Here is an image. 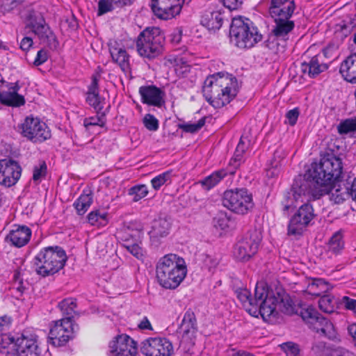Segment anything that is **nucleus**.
<instances>
[{"mask_svg":"<svg viewBox=\"0 0 356 356\" xmlns=\"http://www.w3.org/2000/svg\"><path fill=\"white\" fill-rule=\"evenodd\" d=\"M181 343L188 349L195 344L198 327L180 325Z\"/></svg>","mask_w":356,"mask_h":356,"instance_id":"obj_30","label":"nucleus"},{"mask_svg":"<svg viewBox=\"0 0 356 356\" xmlns=\"http://www.w3.org/2000/svg\"><path fill=\"white\" fill-rule=\"evenodd\" d=\"M20 5L18 0H2L0 5V12L3 15H6L13 12Z\"/></svg>","mask_w":356,"mask_h":356,"instance_id":"obj_52","label":"nucleus"},{"mask_svg":"<svg viewBox=\"0 0 356 356\" xmlns=\"http://www.w3.org/2000/svg\"><path fill=\"white\" fill-rule=\"evenodd\" d=\"M15 339L14 337L0 334V352L8 348L12 343L15 345Z\"/></svg>","mask_w":356,"mask_h":356,"instance_id":"obj_59","label":"nucleus"},{"mask_svg":"<svg viewBox=\"0 0 356 356\" xmlns=\"http://www.w3.org/2000/svg\"><path fill=\"white\" fill-rule=\"evenodd\" d=\"M207 117L201 118L195 123H183L179 124V128L186 133H195L200 130L206 123Z\"/></svg>","mask_w":356,"mask_h":356,"instance_id":"obj_45","label":"nucleus"},{"mask_svg":"<svg viewBox=\"0 0 356 356\" xmlns=\"http://www.w3.org/2000/svg\"><path fill=\"white\" fill-rule=\"evenodd\" d=\"M299 115L300 111L298 107L289 110L286 113V118L288 120L289 124H290L291 126H294L297 122Z\"/></svg>","mask_w":356,"mask_h":356,"instance_id":"obj_60","label":"nucleus"},{"mask_svg":"<svg viewBox=\"0 0 356 356\" xmlns=\"http://www.w3.org/2000/svg\"><path fill=\"white\" fill-rule=\"evenodd\" d=\"M14 351L17 356H41L38 337L32 333L24 332L15 341Z\"/></svg>","mask_w":356,"mask_h":356,"instance_id":"obj_16","label":"nucleus"},{"mask_svg":"<svg viewBox=\"0 0 356 356\" xmlns=\"http://www.w3.org/2000/svg\"><path fill=\"white\" fill-rule=\"evenodd\" d=\"M247 146L241 138L233 156L229 159L227 165L235 174L241 165L244 162V154L246 152Z\"/></svg>","mask_w":356,"mask_h":356,"instance_id":"obj_29","label":"nucleus"},{"mask_svg":"<svg viewBox=\"0 0 356 356\" xmlns=\"http://www.w3.org/2000/svg\"><path fill=\"white\" fill-rule=\"evenodd\" d=\"M93 202V197L91 193H86L83 191L79 197L74 202L73 207L76 209V213L79 216L84 215L90 207Z\"/></svg>","mask_w":356,"mask_h":356,"instance_id":"obj_32","label":"nucleus"},{"mask_svg":"<svg viewBox=\"0 0 356 356\" xmlns=\"http://www.w3.org/2000/svg\"><path fill=\"white\" fill-rule=\"evenodd\" d=\"M109 356H136L137 343L126 334H118L108 343Z\"/></svg>","mask_w":356,"mask_h":356,"instance_id":"obj_14","label":"nucleus"},{"mask_svg":"<svg viewBox=\"0 0 356 356\" xmlns=\"http://www.w3.org/2000/svg\"><path fill=\"white\" fill-rule=\"evenodd\" d=\"M239 85L235 76L219 72L207 76L202 86V95L207 102L215 108L229 104L237 96Z\"/></svg>","mask_w":356,"mask_h":356,"instance_id":"obj_3","label":"nucleus"},{"mask_svg":"<svg viewBox=\"0 0 356 356\" xmlns=\"http://www.w3.org/2000/svg\"><path fill=\"white\" fill-rule=\"evenodd\" d=\"M148 194L147 187L145 184L136 185L130 188L128 195L132 196L134 202H138Z\"/></svg>","mask_w":356,"mask_h":356,"instance_id":"obj_43","label":"nucleus"},{"mask_svg":"<svg viewBox=\"0 0 356 356\" xmlns=\"http://www.w3.org/2000/svg\"><path fill=\"white\" fill-rule=\"evenodd\" d=\"M278 298L267 286L257 284L254 289V306L249 309V314L257 317L261 315L264 319L269 318L276 311Z\"/></svg>","mask_w":356,"mask_h":356,"instance_id":"obj_7","label":"nucleus"},{"mask_svg":"<svg viewBox=\"0 0 356 356\" xmlns=\"http://www.w3.org/2000/svg\"><path fill=\"white\" fill-rule=\"evenodd\" d=\"M237 298L245 308V310L249 313V309L254 306V297L252 298L250 292L247 289H241L237 292Z\"/></svg>","mask_w":356,"mask_h":356,"instance_id":"obj_44","label":"nucleus"},{"mask_svg":"<svg viewBox=\"0 0 356 356\" xmlns=\"http://www.w3.org/2000/svg\"><path fill=\"white\" fill-rule=\"evenodd\" d=\"M187 274L186 263L180 266H176L173 270L159 275L157 272V281L159 284L166 289H175L184 281Z\"/></svg>","mask_w":356,"mask_h":356,"instance_id":"obj_18","label":"nucleus"},{"mask_svg":"<svg viewBox=\"0 0 356 356\" xmlns=\"http://www.w3.org/2000/svg\"><path fill=\"white\" fill-rule=\"evenodd\" d=\"M65 250L58 245L42 248L33 259L36 273L43 277L54 275L62 270L67 262Z\"/></svg>","mask_w":356,"mask_h":356,"instance_id":"obj_4","label":"nucleus"},{"mask_svg":"<svg viewBox=\"0 0 356 356\" xmlns=\"http://www.w3.org/2000/svg\"><path fill=\"white\" fill-rule=\"evenodd\" d=\"M339 49L338 44L334 42H330L323 49V57L327 58H332L333 57L337 56V52Z\"/></svg>","mask_w":356,"mask_h":356,"instance_id":"obj_56","label":"nucleus"},{"mask_svg":"<svg viewBox=\"0 0 356 356\" xmlns=\"http://www.w3.org/2000/svg\"><path fill=\"white\" fill-rule=\"evenodd\" d=\"M337 130L339 134H347L356 131V118L341 121L337 126Z\"/></svg>","mask_w":356,"mask_h":356,"instance_id":"obj_46","label":"nucleus"},{"mask_svg":"<svg viewBox=\"0 0 356 356\" xmlns=\"http://www.w3.org/2000/svg\"><path fill=\"white\" fill-rule=\"evenodd\" d=\"M181 324L188 326L197 327V318L195 312L192 309L189 308L186 311Z\"/></svg>","mask_w":356,"mask_h":356,"instance_id":"obj_54","label":"nucleus"},{"mask_svg":"<svg viewBox=\"0 0 356 356\" xmlns=\"http://www.w3.org/2000/svg\"><path fill=\"white\" fill-rule=\"evenodd\" d=\"M184 0H157V18L168 20L178 15Z\"/></svg>","mask_w":356,"mask_h":356,"instance_id":"obj_22","label":"nucleus"},{"mask_svg":"<svg viewBox=\"0 0 356 356\" xmlns=\"http://www.w3.org/2000/svg\"><path fill=\"white\" fill-rule=\"evenodd\" d=\"M47 173V165L45 161H42L38 165H35L33 170V180L34 182L40 183Z\"/></svg>","mask_w":356,"mask_h":356,"instance_id":"obj_49","label":"nucleus"},{"mask_svg":"<svg viewBox=\"0 0 356 356\" xmlns=\"http://www.w3.org/2000/svg\"><path fill=\"white\" fill-rule=\"evenodd\" d=\"M7 90L0 91V102L1 104L13 108L20 107L26 103L23 95L18 93L21 87L18 81L9 83Z\"/></svg>","mask_w":356,"mask_h":356,"instance_id":"obj_20","label":"nucleus"},{"mask_svg":"<svg viewBox=\"0 0 356 356\" xmlns=\"http://www.w3.org/2000/svg\"><path fill=\"white\" fill-rule=\"evenodd\" d=\"M309 179H299L295 180L292 185L291 191L296 202H304V200H318L325 195V188H321L314 179L309 176Z\"/></svg>","mask_w":356,"mask_h":356,"instance_id":"obj_11","label":"nucleus"},{"mask_svg":"<svg viewBox=\"0 0 356 356\" xmlns=\"http://www.w3.org/2000/svg\"><path fill=\"white\" fill-rule=\"evenodd\" d=\"M296 8L295 0H268V13L274 25L265 44L272 54L280 56L285 52L295 29L291 19Z\"/></svg>","mask_w":356,"mask_h":356,"instance_id":"obj_2","label":"nucleus"},{"mask_svg":"<svg viewBox=\"0 0 356 356\" xmlns=\"http://www.w3.org/2000/svg\"><path fill=\"white\" fill-rule=\"evenodd\" d=\"M329 65L324 63L323 56L318 54L301 64V71L303 74H307L310 78H315L321 73L327 70Z\"/></svg>","mask_w":356,"mask_h":356,"instance_id":"obj_24","label":"nucleus"},{"mask_svg":"<svg viewBox=\"0 0 356 356\" xmlns=\"http://www.w3.org/2000/svg\"><path fill=\"white\" fill-rule=\"evenodd\" d=\"M222 204L231 212L245 216L254 207L252 194L245 188H235L224 191Z\"/></svg>","mask_w":356,"mask_h":356,"instance_id":"obj_6","label":"nucleus"},{"mask_svg":"<svg viewBox=\"0 0 356 356\" xmlns=\"http://www.w3.org/2000/svg\"><path fill=\"white\" fill-rule=\"evenodd\" d=\"M309 327L316 333H319L329 339L334 338L336 335V331L332 323L320 314L309 325Z\"/></svg>","mask_w":356,"mask_h":356,"instance_id":"obj_26","label":"nucleus"},{"mask_svg":"<svg viewBox=\"0 0 356 356\" xmlns=\"http://www.w3.org/2000/svg\"><path fill=\"white\" fill-rule=\"evenodd\" d=\"M229 35L231 41L241 49L252 48L262 39V35L254 23L241 16L232 19Z\"/></svg>","mask_w":356,"mask_h":356,"instance_id":"obj_5","label":"nucleus"},{"mask_svg":"<svg viewBox=\"0 0 356 356\" xmlns=\"http://www.w3.org/2000/svg\"><path fill=\"white\" fill-rule=\"evenodd\" d=\"M343 165L341 159L333 153L323 154L318 163H313L309 176L326 189L325 195L331 193L330 199L335 204L343 203L350 196L353 197L352 181L343 179Z\"/></svg>","mask_w":356,"mask_h":356,"instance_id":"obj_1","label":"nucleus"},{"mask_svg":"<svg viewBox=\"0 0 356 356\" xmlns=\"http://www.w3.org/2000/svg\"><path fill=\"white\" fill-rule=\"evenodd\" d=\"M344 248L343 235L340 232H335L327 243V251L333 254H340Z\"/></svg>","mask_w":356,"mask_h":356,"instance_id":"obj_36","label":"nucleus"},{"mask_svg":"<svg viewBox=\"0 0 356 356\" xmlns=\"http://www.w3.org/2000/svg\"><path fill=\"white\" fill-rule=\"evenodd\" d=\"M202 23L209 30H218L223 23V15L219 11H213L202 17Z\"/></svg>","mask_w":356,"mask_h":356,"instance_id":"obj_34","label":"nucleus"},{"mask_svg":"<svg viewBox=\"0 0 356 356\" xmlns=\"http://www.w3.org/2000/svg\"><path fill=\"white\" fill-rule=\"evenodd\" d=\"M155 28L147 27L138 36L137 51L140 56L149 60L156 57Z\"/></svg>","mask_w":356,"mask_h":356,"instance_id":"obj_17","label":"nucleus"},{"mask_svg":"<svg viewBox=\"0 0 356 356\" xmlns=\"http://www.w3.org/2000/svg\"><path fill=\"white\" fill-rule=\"evenodd\" d=\"M107 216L108 213L106 212H100L99 210H95L88 214L87 219L88 223L92 226H105L108 223Z\"/></svg>","mask_w":356,"mask_h":356,"instance_id":"obj_38","label":"nucleus"},{"mask_svg":"<svg viewBox=\"0 0 356 356\" xmlns=\"http://www.w3.org/2000/svg\"><path fill=\"white\" fill-rule=\"evenodd\" d=\"M26 28L37 36L41 43L49 47H56L58 43L54 33L40 13L34 10L29 12L26 17Z\"/></svg>","mask_w":356,"mask_h":356,"instance_id":"obj_9","label":"nucleus"},{"mask_svg":"<svg viewBox=\"0 0 356 356\" xmlns=\"http://www.w3.org/2000/svg\"><path fill=\"white\" fill-rule=\"evenodd\" d=\"M318 314H319L316 309L312 305H308L305 307L301 308L300 312V316L308 326L313 322Z\"/></svg>","mask_w":356,"mask_h":356,"instance_id":"obj_48","label":"nucleus"},{"mask_svg":"<svg viewBox=\"0 0 356 356\" xmlns=\"http://www.w3.org/2000/svg\"><path fill=\"white\" fill-rule=\"evenodd\" d=\"M22 168L19 163L10 159H0V185L6 188L15 186L19 180Z\"/></svg>","mask_w":356,"mask_h":356,"instance_id":"obj_15","label":"nucleus"},{"mask_svg":"<svg viewBox=\"0 0 356 356\" xmlns=\"http://www.w3.org/2000/svg\"><path fill=\"white\" fill-rule=\"evenodd\" d=\"M339 73L346 81L356 83V52L341 62Z\"/></svg>","mask_w":356,"mask_h":356,"instance_id":"obj_27","label":"nucleus"},{"mask_svg":"<svg viewBox=\"0 0 356 356\" xmlns=\"http://www.w3.org/2000/svg\"><path fill=\"white\" fill-rule=\"evenodd\" d=\"M327 289V284L324 280L314 279L309 283L305 292L313 296H320Z\"/></svg>","mask_w":356,"mask_h":356,"instance_id":"obj_37","label":"nucleus"},{"mask_svg":"<svg viewBox=\"0 0 356 356\" xmlns=\"http://www.w3.org/2000/svg\"><path fill=\"white\" fill-rule=\"evenodd\" d=\"M225 7L230 10H237L243 4V0H221Z\"/></svg>","mask_w":356,"mask_h":356,"instance_id":"obj_63","label":"nucleus"},{"mask_svg":"<svg viewBox=\"0 0 356 356\" xmlns=\"http://www.w3.org/2000/svg\"><path fill=\"white\" fill-rule=\"evenodd\" d=\"M162 63L167 67H175V71L177 75H182L184 73L189 71V65L183 58L169 56L164 57Z\"/></svg>","mask_w":356,"mask_h":356,"instance_id":"obj_31","label":"nucleus"},{"mask_svg":"<svg viewBox=\"0 0 356 356\" xmlns=\"http://www.w3.org/2000/svg\"><path fill=\"white\" fill-rule=\"evenodd\" d=\"M171 223L166 218H159L157 220V235L165 236L169 233Z\"/></svg>","mask_w":356,"mask_h":356,"instance_id":"obj_53","label":"nucleus"},{"mask_svg":"<svg viewBox=\"0 0 356 356\" xmlns=\"http://www.w3.org/2000/svg\"><path fill=\"white\" fill-rule=\"evenodd\" d=\"M73 321L70 318H63L54 321L49 331V338L52 343L58 346L65 345L74 337Z\"/></svg>","mask_w":356,"mask_h":356,"instance_id":"obj_13","label":"nucleus"},{"mask_svg":"<svg viewBox=\"0 0 356 356\" xmlns=\"http://www.w3.org/2000/svg\"><path fill=\"white\" fill-rule=\"evenodd\" d=\"M13 323V318L10 316L4 314L0 316V330H8Z\"/></svg>","mask_w":356,"mask_h":356,"instance_id":"obj_62","label":"nucleus"},{"mask_svg":"<svg viewBox=\"0 0 356 356\" xmlns=\"http://www.w3.org/2000/svg\"><path fill=\"white\" fill-rule=\"evenodd\" d=\"M141 102L143 104L156 106V86H143L139 88Z\"/></svg>","mask_w":356,"mask_h":356,"instance_id":"obj_35","label":"nucleus"},{"mask_svg":"<svg viewBox=\"0 0 356 356\" xmlns=\"http://www.w3.org/2000/svg\"><path fill=\"white\" fill-rule=\"evenodd\" d=\"M333 344H327L322 341H315L311 348V353L314 356H330Z\"/></svg>","mask_w":356,"mask_h":356,"instance_id":"obj_41","label":"nucleus"},{"mask_svg":"<svg viewBox=\"0 0 356 356\" xmlns=\"http://www.w3.org/2000/svg\"><path fill=\"white\" fill-rule=\"evenodd\" d=\"M108 44L113 61L116 63L124 72H129V56L126 49L116 40H111Z\"/></svg>","mask_w":356,"mask_h":356,"instance_id":"obj_23","label":"nucleus"},{"mask_svg":"<svg viewBox=\"0 0 356 356\" xmlns=\"http://www.w3.org/2000/svg\"><path fill=\"white\" fill-rule=\"evenodd\" d=\"M76 299L72 297L64 298L58 304V308L63 316H65L64 318H70V320H72L76 314Z\"/></svg>","mask_w":356,"mask_h":356,"instance_id":"obj_33","label":"nucleus"},{"mask_svg":"<svg viewBox=\"0 0 356 356\" xmlns=\"http://www.w3.org/2000/svg\"><path fill=\"white\" fill-rule=\"evenodd\" d=\"M48 53L46 50L42 49L39 50L33 61L35 66H40L44 64L48 60Z\"/></svg>","mask_w":356,"mask_h":356,"instance_id":"obj_61","label":"nucleus"},{"mask_svg":"<svg viewBox=\"0 0 356 356\" xmlns=\"http://www.w3.org/2000/svg\"><path fill=\"white\" fill-rule=\"evenodd\" d=\"M106 123V112L103 111H102L99 114L97 113L96 116L86 118L83 120V125L86 128H88L91 126L104 127H105Z\"/></svg>","mask_w":356,"mask_h":356,"instance_id":"obj_42","label":"nucleus"},{"mask_svg":"<svg viewBox=\"0 0 356 356\" xmlns=\"http://www.w3.org/2000/svg\"><path fill=\"white\" fill-rule=\"evenodd\" d=\"M284 156H281L280 154V152L278 150H276L274 152L273 159L271 161V166L273 168H275V170H277L278 168H281L282 165V160L284 159Z\"/></svg>","mask_w":356,"mask_h":356,"instance_id":"obj_64","label":"nucleus"},{"mask_svg":"<svg viewBox=\"0 0 356 356\" xmlns=\"http://www.w3.org/2000/svg\"><path fill=\"white\" fill-rule=\"evenodd\" d=\"M235 173L227 165L225 168L213 171L209 175L200 180L199 183L204 189L209 191L217 186L225 177L228 176L233 177Z\"/></svg>","mask_w":356,"mask_h":356,"instance_id":"obj_25","label":"nucleus"},{"mask_svg":"<svg viewBox=\"0 0 356 356\" xmlns=\"http://www.w3.org/2000/svg\"><path fill=\"white\" fill-rule=\"evenodd\" d=\"M280 346L285 352L286 356H298L300 353L298 345L293 342H286L282 343Z\"/></svg>","mask_w":356,"mask_h":356,"instance_id":"obj_55","label":"nucleus"},{"mask_svg":"<svg viewBox=\"0 0 356 356\" xmlns=\"http://www.w3.org/2000/svg\"><path fill=\"white\" fill-rule=\"evenodd\" d=\"M261 241V234L257 230L248 232L234 245V258L241 262L249 261L258 251Z\"/></svg>","mask_w":356,"mask_h":356,"instance_id":"obj_10","label":"nucleus"},{"mask_svg":"<svg viewBox=\"0 0 356 356\" xmlns=\"http://www.w3.org/2000/svg\"><path fill=\"white\" fill-rule=\"evenodd\" d=\"M143 124L149 131H156V118L153 115L145 114L143 118Z\"/></svg>","mask_w":356,"mask_h":356,"instance_id":"obj_58","label":"nucleus"},{"mask_svg":"<svg viewBox=\"0 0 356 356\" xmlns=\"http://www.w3.org/2000/svg\"><path fill=\"white\" fill-rule=\"evenodd\" d=\"M184 263H186L184 259L177 254H167L160 258L157 262V272H159V275H163V273H166V272L175 268L176 266H180Z\"/></svg>","mask_w":356,"mask_h":356,"instance_id":"obj_28","label":"nucleus"},{"mask_svg":"<svg viewBox=\"0 0 356 356\" xmlns=\"http://www.w3.org/2000/svg\"><path fill=\"white\" fill-rule=\"evenodd\" d=\"M20 134L33 143H42L51 137V131L47 124L40 118L30 115L18 124Z\"/></svg>","mask_w":356,"mask_h":356,"instance_id":"obj_8","label":"nucleus"},{"mask_svg":"<svg viewBox=\"0 0 356 356\" xmlns=\"http://www.w3.org/2000/svg\"><path fill=\"white\" fill-rule=\"evenodd\" d=\"M116 8H119V7L115 3V0H99L98 2L97 15L100 16Z\"/></svg>","mask_w":356,"mask_h":356,"instance_id":"obj_50","label":"nucleus"},{"mask_svg":"<svg viewBox=\"0 0 356 356\" xmlns=\"http://www.w3.org/2000/svg\"><path fill=\"white\" fill-rule=\"evenodd\" d=\"M140 351L145 356H156V337H149L142 342Z\"/></svg>","mask_w":356,"mask_h":356,"instance_id":"obj_47","label":"nucleus"},{"mask_svg":"<svg viewBox=\"0 0 356 356\" xmlns=\"http://www.w3.org/2000/svg\"><path fill=\"white\" fill-rule=\"evenodd\" d=\"M31 236L32 231L29 227L14 225L6 236V240L14 247L22 248L29 243Z\"/></svg>","mask_w":356,"mask_h":356,"instance_id":"obj_21","label":"nucleus"},{"mask_svg":"<svg viewBox=\"0 0 356 356\" xmlns=\"http://www.w3.org/2000/svg\"><path fill=\"white\" fill-rule=\"evenodd\" d=\"M314 217L313 206L309 203L303 204L290 218L287 229L288 234L301 235Z\"/></svg>","mask_w":356,"mask_h":356,"instance_id":"obj_12","label":"nucleus"},{"mask_svg":"<svg viewBox=\"0 0 356 356\" xmlns=\"http://www.w3.org/2000/svg\"><path fill=\"white\" fill-rule=\"evenodd\" d=\"M298 202L295 200L294 196L293 195L291 196L288 193L284 194L282 200L280 202L282 210L284 213L289 212V211L291 209L296 208L297 207Z\"/></svg>","mask_w":356,"mask_h":356,"instance_id":"obj_51","label":"nucleus"},{"mask_svg":"<svg viewBox=\"0 0 356 356\" xmlns=\"http://www.w3.org/2000/svg\"><path fill=\"white\" fill-rule=\"evenodd\" d=\"M318 307L325 313L331 314L336 308V300L334 297L330 294L324 295L318 300Z\"/></svg>","mask_w":356,"mask_h":356,"instance_id":"obj_40","label":"nucleus"},{"mask_svg":"<svg viewBox=\"0 0 356 356\" xmlns=\"http://www.w3.org/2000/svg\"><path fill=\"white\" fill-rule=\"evenodd\" d=\"M330 351V356H355L353 353L347 348L334 344Z\"/></svg>","mask_w":356,"mask_h":356,"instance_id":"obj_57","label":"nucleus"},{"mask_svg":"<svg viewBox=\"0 0 356 356\" xmlns=\"http://www.w3.org/2000/svg\"><path fill=\"white\" fill-rule=\"evenodd\" d=\"M101 74L95 72L91 76V83L87 88L86 102L92 106L97 114L101 113L105 104V98L99 95V81Z\"/></svg>","mask_w":356,"mask_h":356,"instance_id":"obj_19","label":"nucleus"},{"mask_svg":"<svg viewBox=\"0 0 356 356\" xmlns=\"http://www.w3.org/2000/svg\"><path fill=\"white\" fill-rule=\"evenodd\" d=\"M157 356H171L174 353L172 342L167 338L157 339Z\"/></svg>","mask_w":356,"mask_h":356,"instance_id":"obj_39","label":"nucleus"}]
</instances>
